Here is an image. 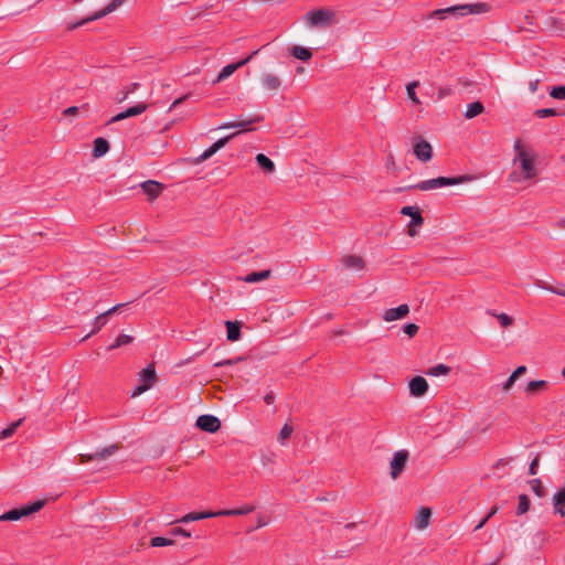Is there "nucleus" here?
Instances as JSON below:
<instances>
[{
	"instance_id": "obj_1",
	"label": "nucleus",
	"mask_w": 565,
	"mask_h": 565,
	"mask_svg": "<svg viewBox=\"0 0 565 565\" xmlns=\"http://www.w3.org/2000/svg\"><path fill=\"white\" fill-rule=\"evenodd\" d=\"M490 10V6L484 2L479 3H466L452 6L444 9H437L429 14V18H438L440 20L454 17L456 19L462 18L470 14H481Z\"/></svg>"
},
{
	"instance_id": "obj_2",
	"label": "nucleus",
	"mask_w": 565,
	"mask_h": 565,
	"mask_svg": "<svg viewBox=\"0 0 565 565\" xmlns=\"http://www.w3.org/2000/svg\"><path fill=\"white\" fill-rule=\"evenodd\" d=\"M471 178L468 175H459V177H438L435 179L424 180L414 185H408L403 188V190H420V191H429L443 186L448 185H457L470 181ZM402 191V189H399Z\"/></svg>"
},
{
	"instance_id": "obj_3",
	"label": "nucleus",
	"mask_w": 565,
	"mask_h": 565,
	"mask_svg": "<svg viewBox=\"0 0 565 565\" xmlns=\"http://www.w3.org/2000/svg\"><path fill=\"white\" fill-rule=\"evenodd\" d=\"M303 19L311 28L326 29L334 22L335 13L330 9L320 8L307 12Z\"/></svg>"
},
{
	"instance_id": "obj_4",
	"label": "nucleus",
	"mask_w": 565,
	"mask_h": 565,
	"mask_svg": "<svg viewBox=\"0 0 565 565\" xmlns=\"http://www.w3.org/2000/svg\"><path fill=\"white\" fill-rule=\"evenodd\" d=\"M44 505V501L38 500L34 502H31L20 509H12L2 515H0V521H18L22 516H28L32 513H35L40 511Z\"/></svg>"
},
{
	"instance_id": "obj_5",
	"label": "nucleus",
	"mask_w": 565,
	"mask_h": 565,
	"mask_svg": "<svg viewBox=\"0 0 565 565\" xmlns=\"http://www.w3.org/2000/svg\"><path fill=\"white\" fill-rule=\"evenodd\" d=\"M401 214L409 216L411 222L408 224V235L414 237L418 233V227L424 224V217L420 214V211L417 206H404L401 210Z\"/></svg>"
},
{
	"instance_id": "obj_6",
	"label": "nucleus",
	"mask_w": 565,
	"mask_h": 565,
	"mask_svg": "<svg viewBox=\"0 0 565 565\" xmlns=\"http://www.w3.org/2000/svg\"><path fill=\"white\" fill-rule=\"evenodd\" d=\"M514 161H520L524 179H532L536 177L537 171L534 167V159L529 156L525 150H520L519 153H516Z\"/></svg>"
},
{
	"instance_id": "obj_7",
	"label": "nucleus",
	"mask_w": 565,
	"mask_h": 565,
	"mask_svg": "<svg viewBox=\"0 0 565 565\" xmlns=\"http://www.w3.org/2000/svg\"><path fill=\"white\" fill-rule=\"evenodd\" d=\"M195 426L202 431L213 434L221 428V420L214 415L205 414L198 417Z\"/></svg>"
},
{
	"instance_id": "obj_8",
	"label": "nucleus",
	"mask_w": 565,
	"mask_h": 565,
	"mask_svg": "<svg viewBox=\"0 0 565 565\" xmlns=\"http://www.w3.org/2000/svg\"><path fill=\"white\" fill-rule=\"evenodd\" d=\"M260 49L255 50L252 54H249L247 57L232 64H227L222 68L220 74L217 75L215 83H220L224 79H226L228 76H231L236 70L239 67L246 65L254 56H256L259 53Z\"/></svg>"
},
{
	"instance_id": "obj_9",
	"label": "nucleus",
	"mask_w": 565,
	"mask_h": 565,
	"mask_svg": "<svg viewBox=\"0 0 565 565\" xmlns=\"http://www.w3.org/2000/svg\"><path fill=\"white\" fill-rule=\"evenodd\" d=\"M408 459L407 450H398L394 454L393 459L391 461V477L393 479H397L399 475L403 472L406 462Z\"/></svg>"
},
{
	"instance_id": "obj_10",
	"label": "nucleus",
	"mask_w": 565,
	"mask_h": 565,
	"mask_svg": "<svg viewBox=\"0 0 565 565\" xmlns=\"http://www.w3.org/2000/svg\"><path fill=\"white\" fill-rule=\"evenodd\" d=\"M117 450V445H110L108 447L103 448L102 450L96 451L95 454H81L79 462L86 463L92 460H105L108 457L113 456Z\"/></svg>"
},
{
	"instance_id": "obj_11",
	"label": "nucleus",
	"mask_w": 565,
	"mask_h": 565,
	"mask_svg": "<svg viewBox=\"0 0 565 565\" xmlns=\"http://www.w3.org/2000/svg\"><path fill=\"white\" fill-rule=\"evenodd\" d=\"M236 134L228 135L224 138L218 139L215 141L212 146H210L207 149H205L196 159V163H201L209 158H211L214 153H216L220 149H222L233 137H235Z\"/></svg>"
},
{
	"instance_id": "obj_12",
	"label": "nucleus",
	"mask_w": 565,
	"mask_h": 565,
	"mask_svg": "<svg viewBox=\"0 0 565 565\" xmlns=\"http://www.w3.org/2000/svg\"><path fill=\"white\" fill-rule=\"evenodd\" d=\"M409 394L414 397H422L428 391V383L423 376H415L408 384Z\"/></svg>"
},
{
	"instance_id": "obj_13",
	"label": "nucleus",
	"mask_w": 565,
	"mask_h": 565,
	"mask_svg": "<svg viewBox=\"0 0 565 565\" xmlns=\"http://www.w3.org/2000/svg\"><path fill=\"white\" fill-rule=\"evenodd\" d=\"M409 313V307L406 303L399 305L396 308L387 309L383 312V320L391 322L394 320L403 319Z\"/></svg>"
},
{
	"instance_id": "obj_14",
	"label": "nucleus",
	"mask_w": 565,
	"mask_h": 565,
	"mask_svg": "<svg viewBox=\"0 0 565 565\" xmlns=\"http://www.w3.org/2000/svg\"><path fill=\"white\" fill-rule=\"evenodd\" d=\"M414 153L418 160L427 162L433 157V148L429 142L420 139L414 145Z\"/></svg>"
},
{
	"instance_id": "obj_15",
	"label": "nucleus",
	"mask_w": 565,
	"mask_h": 565,
	"mask_svg": "<svg viewBox=\"0 0 565 565\" xmlns=\"http://www.w3.org/2000/svg\"><path fill=\"white\" fill-rule=\"evenodd\" d=\"M262 120H263L262 116H255V117L246 119V120L224 122L218 127V129L239 128V129H242V131H247V130H250V125H253L255 122H259Z\"/></svg>"
},
{
	"instance_id": "obj_16",
	"label": "nucleus",
	"mask_w": 565,
	"mask_h": 565,
	"mask_svg": "<svg viewBox=\"0 0 565 565\" xmlns=\"http://www.w3.org/2000/svg\"><path fill=\"white\" fill-rule=\"evenodd\" d=\"M141 189L148 195L149 200H154L161 194L163 184L158 181L148 180L141 183Z\"/></svg>"
},
{
	"instance_id": "obj_17",
	"label": "nucleus",
	"mask_w": 565,
	"mask_h": 565,
	"mask_svg": "<svg viewBox=\"0 0 565 565\" xmlns=\"http://www.w3.org/2000/svg\"><path fill=\"white\" fill-rule=\"evenodd\" d=\"M260 81L263 87L267 90L277 92L281 86L280 78L270 73L263 74Z\"/></svg>"
},
{
	"instance_id": "obj_18",
	"label": "nucleus",
	"mask_w": 565,
	"mask_h": 565,
	"mask_svg": "<svg viewBox=\"0 0 565 565\" xmlns=\"http://www.w3.org/2000/svg\"><path fill=\"white\" fill-rule=\"evenodd\" d=\"M156 369L153 364H148L139 372V380L142 382V384L149 385L150 387L156 382Z\"/></svg>"
},
{
	"instance_id": "obj_19",
	"label": "nucleus",
	"mask_w": 565,
	"mask_h": 565,
	"mask_svg": "<svg viewBox=\"0 0 565 565\" xmlns=\"http://www.w3.org/2000/svg\"><path fill=\"white\" fill-rule=\"evenodd\" d=\"M109 150V142L102 138V137H98L94 140V148H93V157L94 158H100L103 156H105Z\"/></svg>"
},
{
	"instance_id": "obj_20",
	"label": "nucleus",
	"mask_w": 565,
	"mask_h": 565,
	"mask_svg": "<svg viewBox=\"0 0 565 565\" xmlns=\"http://www.w3.org/2000/svg\"><path fill=\"white\" fill-rule=\"evenodd\" d=\"M227 340L231 342L238 341L241 339V323L237 321H226Z\"/></svg>"
},
{
	"instance_id": "obj_21",
	"label": "nucleus",
	"mask_w": 565,
	"mask_h": 565,
	"mask_svg": "<svg viewBox=\"0 0 565 565\" xmlns=\"http://www.w3.org/2000/svg\"><path fill=\"white\" fill-rule=\"evenodd\" d=\"M270 275H271V270L270 269H265V270H260V271H253L250 274H247L243 278V281L248 282V284H254V282H258V281L268 279L270 277Z\"/></svg>"
},
{
	"instance_id": "obj_22",
	"label": "nucleus",
	"mask_w": 565,
	"mask_h": 565,
	"mask_svg": "<svg viewBox=\"0 0 565 565\" xmlns=\"http://www.w3.org/2000/svg\"><path fill=\"white\" fill-rule=\"evenodd\" d=\"M127 0H111L104 9L94 13V19H102L121 7Z\"/></svg>"
},
{
	"instance_id": "obj_23",
	"label": "nucleus",
	"mask_w": 565,
	"mask_h": 565,
	"mask_svg": "<svg viewBox=\"0 0 565 565\" xmlns=\"http://www.w3.org/2000/svg\"><path fill=\"white\" fill-rule=\"evenodd\" d=\"M258 167L263 169L266 173H273L275 171V163L270 160L266 154L258 153L255 158Z\"/></svg>"
},
{
	"instance_id": "obj_24",
	"label": "nucleus",
	"mask_w": 565,
	"mask_h": 565,
	"mask_svg": "<svg viewBox=\"0 0 565 565\" xmlns=\"http://www.w3.org/2000/svg\"><path fill=\"white\" fill-rule=\"evenodd\" d=\"M343 264L345 267L355 269V270H361L364 268V260L362 259V257L356 256V255H349V256L344 257Z\"/></svg>"
},
{
	"instance_id": "obj_25",
	"label": "nucleus",
	"mask_w": 565,
	"mask_h": 565,
	"mask_svg": "<svg viewBox=\"0 0 565 565\" xmlns=\"http://www.w3.org/2000/svg\"><path fill=\"white\" fill-rule=\"evenodd\" d=\"M291 54L296 58L307 62L312 57V52L308 47H303L300 45H294L291 47Z\"/></svg>"
},
{
	"instance_id": "obj_26",
	"label": "nucleus",
	"mask_w": 565,
	"mask_h": 565,
	"mask_svg": "<svg viewBox=\"0 0 565 565\" xmlns=\"http://www.w3.org/2000/svg\"><path fill=\"white\" fill-rule=\"evenodd\" d=\"M253 505H245L237 509H228V510H220L218 514H222L224 516H237V515H245L254 511Z\"/></svg>"
},
{
	"instance_id": "obj_27",
	"label": "nucleus",
	"mask_w": 565,
	"mask_h": 565,
	"mask_svg": "<svg viewBox=\"0 0 565 565\" xmlns=\"http://www.w3.org/2000/svg\"><path fill=\"white\" fill-rule=\"evenodd\" d=\"M484 110V107L481 102H472L468 104L467 110L465 113V117L468 119H472L477 117L478 115L482 114Z\"/></svg>"
},
{
	"instance_id": "obj_28",
	"label": "nucleus",
	"mask_w": 565,
	"mask_h": 565,
	"mask_svg": "<svg viewBox=\"0 0 565 565\" xmlns=\"http://www.w3.org/2000/svg\"><path fill=\"white\" fill-rule=\"evenodd\" d=\"M431 511L428 508H422L417 514L415 525L417 529H425L428 525Z\"/></svg>"
},
{
	"instance_id": "obj_29",
	"label": "nucleus",
	"mask_w": 565,
	"mask_h": 565,
	"mask_svg": "<svg viewBox=\"0 0 565 565\" xmlns=\"http://www.w3.org/2000/svg\"><path fill=\"white\" fill-rule=\"evenodd\" d=\"M547 382L544 380L531 381L525 387L526 394H534L546 390Z\"/></svg>"
},
{
	"instance_id": "obj_30",
	"label": "nucleus",
	"mask_w": 565,
	"mask_h": 565,
	"mask_svg": "<svg viewBox=\"0 0 565 565\" xmlns=\"http://www.w3.org/2000/svg\"><path fill=\"white\" fill-rule=\"evenodd\" d=\"M450 371H451V369L448 365L440 363V364L429 367L426 371V374L430 375V376H441V375H448L450 373Z\"/></svg>"
},
{
	"instance_id": "obj_31",
	"label": "nucleus",
	"mask_w": 565,
	"mask_h": 565,
	"mask_svg": "<svg viewBox=\"0 0 565 565\" xmlns=\"http://www.w3.org/2000/svg\"><path fill=\"white\" fill-rule=\"evenodd\" d=\"M139 87V83H130L120 92V95L116 98V100L118 103L125 102L129 97V95L135 93Z\"/></svg>"
},
{
	"instance_id": "obj_32",
	"label": "nucleus",
	"mask_w": 565,
	"mask_h": 565,
	"mask_svg": "<svg viewBox=\"0 0 565 565\" xmlns=\"http://www.w3.org/2000/svg\"><path fill=\"white\" fill-rule=\"evenodd\" d=\"M148 108V105L146 103H138L135 106L128 107L126 110L127 118L139 116L142 113H145Z\"/></svg>"
},
{
	"instance_id": "obj_33",
	"label": "nucleus",
	"mask_w": 565,
	"mask_h": 565,
	"mask_svg": "<svg viewBox=\"0 0 565 565\" xmlns=\"http://www.w3.org/2000/svg\"><path fill=\"white\" fill-rule=\"evenodd\" d=\"M487 313L495 317L503 328H509L513 324V319L507 313H495L492 310H488Z\"/></svg>"
},
{
	"instance_id": "obj_34",
	"label": "nucleus",
	"mask_w": 565,
	"mask_h": 565,
	"mask_svg": "<svg viewBox=\"0 0 565 565\" xmlns=\"http://www.w3.org/2000/svg\"><path fill=\"white\" fill-rule=\"evenodd\" d=\"M134 341V338L131 335H128V334H120L113 344H110L108 347V350H115V349H118L122 345H126V344H129Z\"/></svg>"
},
{
	"instance_id": "obj_35",
	"label": "nucleus",
	"mask_w": 565,
	"mask_h": 565,
	"mask_svg": "<svg viewBox=\"0 0 565 565\" xmlns=\"http://www.w3.org/2000/svg\"><path fill=\"white\" fill-rule=\"evenodd\" d=\"M23 418H20L17 422L12 423L9 427L2 429V431L0 433V439H7L11 437L15 433L17 428L23 423Z\"/></svg>"
},
{
	"instance_id": "obj_36",
	"label": "nucleus",
	"mask_w": 565,
	"mask_h": 565,
	"mask_svg": "<svg viewBox=\"0 0 565 565\" xmlns=\"http://www.w3.org/2000/svg\"><path fill=\"white\" fill-rule=\"evenodd\" d=\"M150 544L153 547L170 546L174 544L172 537L156 536L150 540Z\"/></svg>"
},
{
	"instance_id": "obj_37",
	"label": "nucleus",
	"mask_w": 565,
	"mask_h": 565,
	"mask_svg": "<svg viewBox=\"0 0 565 565\" xmlns=\"http://www.w3.org/2000/svg\"><path fill=\"white\" fill-rule=\"evenodd\" d=\"M530 509V499L525 494H521L519 497V504L516 509V514L522 515L526 513Z\"/></svg>"
},
{
	"instance_id": "obj_38",
	"label": "nucleus",
	"mask_w": 565,
	"mask_h": 565,
	"mask_svg": "<svg viewBox=\"0 0 565 565\" xmlns=\"http://www.w3.org/2000/svg\"><path fill=\"white\" fill-rule=\"evenodd\" d=\"M530 486L532 491L539 497L543 498L545 495V489L542 484L541 479H533L530 481Z\"/></svg>"
},
{
	"instance_id": "obj_39",
	"label": "nucleus",
	"mask_w": 565,
	"mask_h": 565,
	"mask_svg": "<svg viewBox=\"0 0 565 565\" xmlns=\"http://www.w3.org/2000/svg\"><path fill=\"white\" fill-rule=\"evenodd\" d=\"M558 115H562V114L558 113L554 108H541V109H536L534 111V116H536L539 118H546V117L558 116Z\"/></svg>"
},
{
	"instance_id": "obj_40",
	"label": "nucleus",
	"mask_w": 565,
	"mask_h": 565,
	"mask_svg": "<svg viewBox=\"0 0 565 565\" xmlns=\"http://www.w3.org/2000/svg\"><path fill=\"white\" fill-rule=\"evenodd\" d=\"M550 96L555 99L565 100V85L554 86L550 90Z\"/></svg>"
},
{
	"instance_id": "obj_41",
	"label": "nucleus",
	"mask_w": 565,
	"mask_h": 565,
	"mask_svg": "<svg viewBox=\"0 0 565 565\" xmlns=\"http://www.w3.org/2000/svg\"><path fill=\"white\" fill-rule=\"evenodd\" d=\"M97 19H94V13L90 14L89 17L87 18H84L82 19L81 21L78 22H74V23H68L67 26H66V30L67 31H73L79 26H83L85 24H87L88 22H93V21H96Z\"/></svg>"
},
{
	"instance_id": "obj_42",
	"label": "nucleus",
	"mask_w": 565,
	"mask_h": 565,
	"mask_svg": "<svg viewBox=\"0 0 565 565\" xmlns=\"http://www.w3.org/2000/svg\"><path fill=\"white\" fill-rule=\"evenodd\" d=\"M418 86V82H412L409 83L407 86H406V90H407V96L408 98L416 103V104H419V99L418 97L416 96V93H415V88Z\"/></svg>"
},
{
	"instance_id": "obj_43",
	"label": "nucleus",
	"mask_w": 565,
	"mask_h": 565,
	"mask_svg": "<svg viewBox=\"0 0 565 565\" xmlns=\"http://www.w3.org/2000/svg\"><path fill=\"white\" fill-rule=\"evenodd\" d=\"M127 303H118L114 307H111L110 309L106 310L105 312H102L100 315H98L96 317V320H103V319H106L108 316L115 313V312H118L121 308L126 307Z\"/></svg>"
},
{
	"instance_id": "obj_44",
	"label": "nucleus",
	"mask_w": 565,
	"mask_h": 565,
	"mask_svg": "<svg viewBox=\"0 0 565 565\" xmlns=\"http://www.w3.org/2000/svg\"><path fill=\"white\" fill-rule=\"evenodd\" d=\"M553 505L565 507V487L554 494Z\"/></svg>"
},
{
	"instance_id": "obj_45",
	"label": "nucleus",
	"mask_w": 565,
	"mask_h": 565,
	"mask_svg": "<svg viewBox=\"0 0 565 565\" xmlns=\"http://www.w3.org/2000/svg\"><path fill=\"white\" fill-rule=\"evenodd\" d=\"M292 433V427L288 424H285L282 428L280 429V433L278 435V440L284 444V440L288 438Z\"/></svg>"
},
{
	"instance_id": "obj_46",
	"label": "nucleus",
	"mask_w": 565,
	"mask_h": 565,
	"mask_svg": "<svg viewBox=\"0 0 565 565\" xmlns=\"http://www.w3.org/2000/svg\"><path fill=\"white\" fill-rule=\"evenodd\" d=\"M418 326L415 323H406L403 326V331L409 337L413 338L418 332Z\"/></svg>"
},
{
	"instance_id": "obj_47",
	"label": "nucleus",
	"mask_w": 565,
	"mask_h": 565,
	"mask_svg": "<svg viewBox=\"0 0 565 565\" xmlns=\"http://www.w3.org/2000/svg\"><path fill=\"white\" fill-rule=\"evenodd\" d=\"M199 513L198 512H190L185 515H183L181 519L179 520H175V522H179V523H189V522H192V521H199Z\"/></svg>"
},
{
	"instance_id": "obj_48",
	"label": "nucleus",
	"mask_w": 565,
	"mask_h": 565,
	"mask_svg": "<svg viewBox=\"0 0 565 565\" xmlns=\"http://www.w3.org/2000/svg\"><path fill=\"white\" fill-rule=\"evenodd\" d=\"M171 536H183V537H191V532L183 529V527H173L170 531Z\"/></svg>"
},
{
	"instance_id": "obj_49",
	"label": "nucleus",
	"mask_w": 565,
	"mask_h": 565,
	"mask_svg": "<svg viewBox=\"0 0 565 565\" xmlns=\"http://www.w3.org/2000/svg\"><path fill=\"white\" fill-rule=\"evenodd\" d=\"M539 465H540V455L537 454L535 456V458L532 460V462L530 463L529 475L535 476L537 473Z\"/></svg>"
},
{
	"instance_id": "obj_50",
	"label": "nucleus",
	"mask_w": 565,
	"mask_h": 565,
	"mask_svg": "<svg viewBox=\"0 0 565 565\" xmlns=\"http://www.w3.org/2000/svg\"><path fill=\"white\" fill-rule=\"evenodd\" d=\"M242 361V358H236V359H226V360H222V361H218L216 363H214V366L215 367H222V366H225V365H233L237 362Z\"/></svg>"
},
{
	"instance_id": "obj_51",
	"label": "nucleus",
	"mask_w": 565,
	"mask_h": 565,
	"mask_svg": "<svg viewBox=\"0 0 565 565\" xmlns=\"http://www.w3.org/2000/svg\"><path fill=\"white\" fill-rule=\"evenodd\" d=\"M150 388L149 385H146V384H140L138 386H136L131 393V397H136V396H139L141 395L142 393H145L146 391H148Z\"/></svg>"
},
{
	"instance_id": "obj_52",
	"label": "nucleus",
	"mask_w": 565,
	"mask_h": 565,
	"mask_svg": "<svg viewBox=\"0 0 565 565\" xmlns=\"http://www.w3.org/2000/svg\"><path fill=\"white\" fill-rule=\"evenodd\" d=\"M126 118H127L126 110H124V111H120V113H118L117 115L113 116V117H111V118L106 122V125L108 126V125H111V124H114V122H118V121H120V120H124V119H126Z\"/></svg>"
},
{
	"instance_id": "obj_53",
	"label": "nucleus",
	"mask_w": 565,
	"mask_h": 565,
	"mask_svg": "<svg viewBox=\"0 0 565 565\" xmlns=\"http://www.w3.org/2000/svg\"><path fill=\"white\" fill-rule=\"evenodd\" d=\"M516 379H514V376L511 374L508 380L503 383L502 385V390L504 392H508L515 383Z\"/></svg>"
},
{
	"instance_id": "obj_54",
	"label": "nucleus",
	"mask_w": 565,
	"mask_h": 565,
	"mask_svg": "<svg viewBox=\"0 0 565 565\" xmlns=\"http://www.w3.org/2000/svg\"><path fill=\"white\" fill-rule=\"evenodd\" d=\"M78 111H79V107H77V106H71V107H68V108H66V109H64V110H63V115H64V116H66V117H68V116H75V115H77V114H78Z\"/></svg>"
},
{
	"instance_id": "obj_55",
	"label": "nucleus",
	"mask_w": 565,
	"mask_h": 565,
	"mask_svg": "<svg viewBox=\"0 0 565 565\" xmlns=\"http://www.w3.org/2000/svg\"><path fill=\"white\" fill-rule=\"evenodd\" d=\"M199 513V520H203V519H207V518H214V516H223L222 514H218V511L217 512H211V511H207V512H198Z\"/></svg>"
},
{
	"instance_id": "obj_56",
	"label": "nucleus",
	"mask_w": 565,
	"mask_h": 565,
	"mask_svg": "<svg viewBox=\"0 0 565 565\" xmlns=\"http://www.w3.org/2000/svg\"><path fill=\"white\" fill-rule=\"evenodd\" d=\"M452 94V89L450 87H441L438 90V98H444Z\"/></svg>"
},
{
	"instance_id": "obj_57",
	"label": "nucleus",
	"mask_w": 565,
	"mask_h": 565,
	"mask_svg": "<svg viewBox=\"0 0 565 565\" xmlns=\"http://www.w3.org/2000/svg\"><path fill=\"white\" fill-rule=\"evenodd\" d=\"M526 372V366L524 365H520L518 366L513 372H512V375L514 376V379H519L521 375H523L524 373Z\"/></svg>"
},
{
	"instance_id": "obj_58",
	"label": "nucleus",
	"mask_w": 565,
	"mask_h": 565,
	"mask_svg": "<svg viewBox=\"0 0 565 565\" xmlns=\"http://www.w3.org/2000/svg\"><path fill=\"white\" fill-rule=\"evenodd\" d=\"M539 84H540V79H534L529 83V88H530L531 93L534 94L537 90Z\"/></svg>"
},
{
	"instance_id": "obj_59",
	"label": "nucleus",
	"mask_w": 565,
	"mask_h": 565,
	"mask_svg": "<svg viewBox=\"0 0 565 565\" xmlns=\"http://www.w3.org/2000/svg\"><path fill=\"white\" fill-rule=\"evenodd\" d=\"M188 98V95H184L180 98H177L170 106V110L181 105L185 99Z\"/></svg>"
},
{
	"instance_id": "obj_60",
	"label": "nucleus",
	"mask_w": 565,
	"mask_h": 565,
	"mask_svg": "<svg viewBox=\"0 0 565 565\" xmlns=\"http://www.w3.org/2000/svg\"><path fill=\"white\" fill-rule=\"evenodd\" d=\"M264 401L267 405H271L275 401V395L273 392H269L267 393L265 396H264Z\"/></svg>"
},
{
	"instance_id": "obj_61",
	"label": "nucleus",
	"mask_w": 565,
	"mask_h": 565,
	"mask_svg": "<svg viewBox=\"0 0 565 565\" xmlns=\"http://www.w3.org/2000/svg\"><path fill=\"white\" fill-rule=\"evenodd\" d=\"M105 323H106V319H103V320L95 319V321H94L95 328L92 331V333H95L96 331H98Z\"/></svg>"
},
{
	"instance_id": "obj_62",
	"label": "nucleus",
	"mask_w": 565,
	"mask_h": 565,
	"mask_svg": "<svg viewBox=\"0 0 565 565\" xmlns=\"http://www.w3.org/2000/svg\"><path fill=\"white\" fill-rule=\"evenodd\" d=\"M554 511L556 514H559L562 518L565 516V507L554 505Z\"/></svg>"
},
{
	"instance_id": "obj_63",
	"label": "nucleus",
	"mask_w": 565,
	"mask_h": 565,
	"mask_svg": "<svg viewBox=\"0 0 565 565\" xmlns=\"http://www.w3.org/2000/svg\"><path fill=\"white\" fill-rule=\"evenodd\" d=\"M488 520H489V519H488L487 516H484V518H483V519H482V520H481V521L476 525L475 531H478V530L482 529V527L484 526V524L488 522Z\"/></svg>"
},
{
	"instance_id": "obj_64",
	"label": "nucleus",
	"mask_w": 565,
	"mask_h": 565,
	"mask_svg": "<svg viewBox=\"0 0 565 565\" xmlns=\"http://www.w3.org/2000/svg\"><path fill=\"white\" fill-rule=\"evenodd\" d=\"M267 524V520L263 519V518H258L257 519V524H256V527H263Z\"/></svg>"
}]
</instances>
